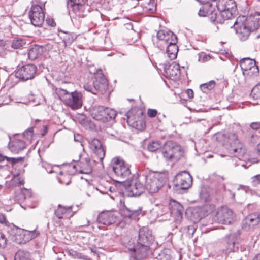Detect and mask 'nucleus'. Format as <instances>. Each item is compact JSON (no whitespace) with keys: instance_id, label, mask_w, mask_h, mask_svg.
<instances>
[{"instance_id":"nucleus-42","label":"nucleus","mask_w":260,"mask_h":260,"mask_svg":"<svg viewBox=\"0 0 260 260\" xmlns=\"http://www.w3.org/2000/svg\"><path fill=\"white\" fill-rule=\"evenodd\" d=\"M25 43L26 42L21 38L15 39L13 40L11 46L14 49H19L25 45Z\"/></svg>"},{"instance_id":"nucleus-61","label":"nucleus","mask_w":260,"mask_h":260,"mask_svg":"<svg viewBox=\"0 0 260 260\" xmlns=\"http://www.w3.org/2000/svg\"><path fill=\"white\" fill-rule=\"evenodd\" d=\"M256 152L260 158V143L257 146V147L256 149Z\"/></svg>"},{"instance_id":"nucleus-47","label":"nucleus","mask_w":260,"mask_h":260,"mask_svg":"<svg viewBox=\"0 0 260 260\" xmlns=\"http://www.w3.org/2000/svg\"><path fill=\"white\" fill-rule=\"evenodd\" d=\"M5 159H6L8 162H11L13 164L17 162L20 159L4 156L0 154V161H3Z\"/></svg>"},{"instance_id":"nucleus-41","label":"nucleus","mask_w":260,"mask_h":260,"mask_svg":"<svg viewBox=\"0 0 260 260\" xmlns=\"http://www.w3.org/2000/svg\"><path fill=\"white\" fill-rule=\"evenodd\" d=\"M161 144L159 141H153L150 143L147 147L149 151L154 152L161 147Z\"/></svg>"},{"instance_id":"nucleus-57","label":"nucleus","mask_w":260,"mask_h":260,"mask_svg":"<svg viewBox=\"0 0 260 260\" xmlns=\"http://www.w3.org/2000/svg\"><path fill=\"white\" fill-rule=\"evenodd\" d=\"M82 140V136L79 134L74 135V140L76 142H80Z\"/></svg>"},{"instance_id":"nucleus-58","label":"nucleus","mask_w":260,"mask_h":260,"mask_svg":"<svg viewBox=\"0 0 260 260\" xmlns=\"http://www.w3.org/2000/svg\"><path fill=\"white\" fill-rule=\"evenodd\" d=\"M186 92L188 98H189L190 99L192 98L193 97V92L192 90L188 89L187 90Z\"/></svg>"},{"instance_id":"nucleus-53","label":"nucleus","mask_w":260,"mask_h":260,"mask_svg":"<svg viewBox=\"0 0 260 260\" xmlns=\"http://www.w3.org/2000/svg\"><path fill=\"white\" fill-rule=\"evenodd\" d=\"M157 114V111L156 109H148L147 110V115L149 117H154Z\"/></svg>"},{"instance_id":"nucleus-7","label":"nucleus","mask_w":260,"mask_h":260,"mask_svg":"<svg viewBox=\"0 0 260 260\" xmlns=\"http://www.w3.org/2000/svg\"><path fill=\"white\" fill-rule=\"evenodd\" d=\"M144 176L142 172L131 181L129 185L126 188L127 196L130 197L139 196L142 194L145 189Z\"/></svg>"},{"instance_id":"nucleus-37","label":"nucleus","mask_w":260,"mask_h":260,"mask_svg":"<svg viewBox=\"0 0 260 260\" xmlns=\"http://www.w3.org/2000/svg\"><path fill=\"white\" fill-rule=\"evenodd\" d=\"M41 49V47L38 46H35L30 49L28 52L29 59L32 60L37 59L40 52L39 50Z\"/></svg>"},{"instance_id":"nucleus-48","label":"nucleus","mask_w":260,"mask_h":260,"mask_svg":"<svg viewBox=\"0 0 260 260\" xmlns=\"http://www.w3.org/2000/svg\"><path fill=\"white\" fill-rule=\"evenodd\" d=\"M43 166L46 170L47 172L48 173L56 172V171L55 169L58 168V166H52L51 165H47V164H43Z\"/></svg>"},{"instance_id":"nucleus-1","label":"nucleus","mask_w":260,"mask_h":260,"mask_svg":"<svg viewBox=\"0 0 260 260\" xmlns=\"http://www.w3.org/2000/svg\"><path fill=\"white\" fill-rule=\"evenodd\" d=\"M216 139L221 145L224 146L229 152L239 159H242L246 153V149L244 145L238 139L235 133H218Z\"/></svg>"},{"instance_id":"nucleus-4","label":"nucleus","mask_w":260,"mask_h":260,"mask_svg":"<svg viewBox=\"0 0 260 260\" xmlns=\"http://www.w3.org/2000/svg\"><path fill=\"white\" fill-rule=\"evenodd\" d=\"M181 147L172 141L166 142L164 145L162 155L167 161H177L183 156Z\"/></svg>"},{"instance_id":"nucleus-55","label":"nucleus","mask_w":260,"mask_h":260,"mask_svg":"<svg viewBox=\"0 0 260 260\" xmlns=\"http://www.w3.org/2000/svg\"><path fill=\"white\" fill-rule=\"evenodd\" d=\"M29 232L31 240L38 236L40 234L39 231L36 229L32 231H29Z\"/></svg>"},{"instance_id":"nucleus-27","label":"nucleus","mask_w":260,"mask_h":260,"mask_svg":"<svg viewBox=\"0 0 260 260\" xmlns=\"http://www.w3.org/2000/svg\"><path fill=\"white\" fill-rule=\"evenodd\" d=\"M171 213L176 220H180L182 218L184 208L182 205L175 201L171 204Z\"/></svg>"},{"instance_id":"nucleus-63","label":"nucleus","mask_w":260,"mask_h":260,"mask_svg":"<svg viewBox=\"0 0 260 260\" xmlns=\"http://www.w3.org/2000/svg\"><path fill=\"white\" fill-rule=\"evenodd\" d=\"M74 252L75 253V254H76V256H77V258H83L82 256L81 255V254H79V253H76V252Z\"/></svg>"},{"instance_id":"nucleus-19","label":"nucleus","mask_w":260,"mask_h":260,"mask_svg":"<svg viewBox=\"0 0 260 260\" xmlns=\"http://www.w3.org/2000/svg\"><path fill=\"white\" fill-rule=\"evenodd\" d=\"M94 90L95 94H104L106 93L108 85V81L104 76H100L95 78V80L93 82Z\"/></svg>"},{"instance_id":"nucleus-9","label":"nucleus","mask_w":260,"mask_h":260,"mask_svg":"<svg viewBox=\"0 0 260 260\" xmlns=\"http://www.w3.org/2000/svg\"><path fill=\"white\" fill-rule=\"evenodd\" d=\"M235 219L233 211L227 207L222 206L218 208L213 217V220L218 223L230 224Z\"/></svg>"},{"instance_id":"nucleus-3","label":"nucleus","mask_w":260,"mask_h":260,"mask_svg":"<svg viewBox=\"0 0 260 260\" xmlns=\"http://www.w3.org/2000/svg\"><path fill=\"white\" fill-rule=\"evenodd\" d=\"M142 174L145 178V188L151 194L157 192L163 186L166 180L165 174L160 172L148 171L142 172Z\"/></svg>"},{"instance_id":"nucleus-2","label":"nucleus","mask_w":260,"mask_h":260,"mask_svg":"<svg viewBox=\"0 0 260 260\" xmlns=\"http://www.w3.org/2000/svg\"><path fill=\"white\" fill-rule=\"evenodd\" d=\"M154 238L151 232L146 228L140 229L137 244L129 250L133 252L131 257L134 260H140L145 257L150 245L153 243Z\"/></svg>"},{"instance_id":"nucleus-46","label":"nucleus","mask_w":260,"mask_h":260,"mask_svg":"<svg viewBox=\"0 0 260 260\" xmlns=\"http://www.w3.org/2000/svg\"><path fill=\"white\" fill-rule=\"evenodd\" d=\"M87 0H69L68 2V5L71 7L82 6L85 4Z\"/></svg>"},{"instance_id":"nucleus-36","label":"nucleus","mask_w":260,"mask_h":260,"mask_svg":"<svg viewBox=\"0 0 260 260\" xmlns=\"http://www.w3.org/2000/svg\"><path fill=\"white\" fill-rule=\"evenodd\" d=\"M215 84V82L212 80L208 83L201 84L200 85V89L203 92L208 93L214 88Z\"/></svg>"},{"instance_id":"nucleus-50","label":"nucleus","mask_w":260,"mask_h":260,"mask_svg":"<svg viewBox=\"0 0 260 260\" xmlns=\"http://www.w3.org/2000/svg\"><path fill=\"white\" fill-rule=\"evenodd\" d=\"M251 183L254 186H256L258 184H260V174L256 175L251 177Z\"/></svg>"},{"instance_id":"nucleus-43","label":"nucleus","mask_w":260,"mask_h":260,"mask_svg":"<svg viewBox=\"0 0 260 260\" xmlns=\"http://www.w3.org/2000/svg\"><path fill=\"white\" fill-rule=\"evenodd\" d=\"M251 94L253 99H260V83L252 89Z\"/></svg>"},{"instance_id":"nucleus-16","label":"nucleus","mask_w":260,"mask_h":260,"mask_svg":"<svg viewBox=\"0 0 260 260\" xmlns=\"http://www.w3.org/2000/svg\"><path fill=\"white\" fill-rule=\"evenodd\" d=\"M216 7L219 11H224L232 13L233 16L236 10L237 6L234 0H217Z\"/></svg>"},{"instance_id":"nucleus-60","label":"nucleus","mask_w":260,"mask_h":260,"mask_svg":"<svg viewBox=\"0 0 260 260\" xmlns=\"http://www.w3.org/2000/svg\"><path fill=\"white\" fill-rule=\"evenodd\" d=\"M5 221L6 218L5 216L3 214L0 213V223H3L5 222Z\"/></svg>"},{"instance_id":"nucleus-10","label":"nucleus","mask_w":260,"mask_h":260,"mask_svg":"<svg viewBox=\"0 0 260 260\" xmlns=\"http://www.w3.org/2000/svg\"><path fill=\"white\" fill-rule=\"evenodd\" d=\"M134 110L129 111L126 113L127 122L132 127L138 129L143 130L145 127V123L144 121L143 113L138 111L136 114L133 115Z\"/></svg>"},{"instance_id":"nucleus-20","label":"nucleus","mask_w":260,"mask_h":260,"mask_svg":"<svg viewBox=\"0 0 260 260\" xmlns=\"http://www.w3.org/2000/svg\"><path fill=\"white\" fill-rule=\"evenodd\" d=\"M238 20H237L234 23V25L236 27V32L241 40H246L248 38L250 31L253 30L252 25L250 26H247L246 23L242 22L238 26Z\"/></svg>"},{"instance_id":"nucleus-24","label":"nucleus","mask_w":260,"mask_h":260,"mask_svg":"<svg viewBox=\"0 0 260 260\" xmlns=\"http://www.w3.org/2000/svg\"><path fill=\"white\" fill-rule=\"evenodd\" d=\"M232 13L219 11H214L212 15L210 17L211 21L215 24H223L226 20L231 19L232 17Z\"/></svg>"},{"instance_id":"nucleus-33","label":"nucleus","mask_w":260,"mask_h":260,"mask_svg":"<svg viewBox=\"0 0 260 260\" xmlns=\"http://www.w3.org/2000/svg\"><path fill=\"white\" fill-rule=\"evenodd\" d=\"M57 178L60 184L67 185L71 182V176L67 172H63L61 171L58 174Z\"/></svg>"},{"instance_id":"nucleus-30","label":"nucleus","mask_w":260,"mask_h":260,"mask_svg":"<svg viewBox=\"0 0 260 260\" xmlns=\"http://www.w3.org/2000/svg\"><path fill=\"white\" fill-rule=\"evenodd\" d=\"M226 251L228 252H234L238 249V244L233 235H230L226 238Z\"/></svg>"},{"instance_id":"nucleus-23","label":"nucleus","mask_w":260,"mask_h":260,"mask_svg":"<svg viewBox=\"0 0 260 260\" xmlns=\"http://www.w3.org/2000/svg\"><path fill=\"white\" fill-rule=\"evenodd\" d=\"M72 206H62L58 205L57 208L55 210V214L59 219L70 218L74 214L72 210Z\"/></svg>"},{"instance_id":"nucleus-35","label":"nucleus","mask_w":260,"mask_h":260,"mask_svg":"<svg viewBox=\"0 0 260 260\" xmlns=\"http://www.w3.org/2000/svg\"><path fill=\"white\" fill-rule=\"evenodd\" d=\"M55 93L57 95L60 100L66 103V100L70 96V93L67 90L61 88H56Z\"/></svg>"},{"instance_id":"nucleus-26","label":"nucleus","mask_w":260,"mask_h":260,"mask_svg":"<svg viewBox=\"0 0 260 260\" xmlns=\"http://www.w3.org/2000/svg\"><path fill=\"white\" fill-rule=\"evenodd\" d=\"M260 222L258 214L255 213L249 215L242 221V228L247 230L253 228Z\"/></svg>"},{"instance_id":"nucleus-17","label":"nucleus","mask_w":260,"mask_h":260,"mask_svg":"<svg viewBox=\"0 0 260 260\" xmlns=\"http://www.w3.org/2000/svg\"><path fill=\"white\" fill-rule=\"evenodd\" d=\"M66 104L72 109H77L82 105V94L78 91L71 92Z\"/></svg>"},{"instance_id":"nucleus-51","label":"nucleus","mask_w":260,"mask_h":260,"mask_svg":"<svg viewBox=\"0 0 260 260\" xmlns=\"http://www.w3.org/2000/svg\"><path fill=\"white\" fill-rule=\"evenodd\" d=\"M6 239L5 235L0 232V248H4L6 245Z\"/></svg>"},{"instance_id":"nucleus-15","label":"nucleus","mask_w":260,"mask_h":260,"mask_svg":"<svg viewBox=\"0 0 260 260\" xmlns=\"http://www.w3.org/2000/svg\"><path fill=\"white\" fill-rule=\"evenodd\" d=\"M89 146L96 157V159L94 161L102 162L105 157V151L101 142L98 139H93L89 142Z\"/></svg>"},{"instance_id":"nucleus-49","label":"nucleus","mask_w":260,"mask_h":260,"mask_svg":"<svg viewBox=\"0 0 260 260\" xmlns=\"http://www.w3.org/2000/svg\"><path fill=\"white\" fill-rule=\"evenodd\" d=\"M157 260H171V256L165 252H161L158 255Z\"/></svg>"},{"instance_id":"nucleus-39","label":"nucleus","mask_w":260,"mask_h":260,"mask_svg":"<svg viewBox=\"0 0 260 260\" xmlns=\"http://www.w3.org/2000/svg\"><path fill=\"white\" fill-rule=\"evenodd\" d=\"M76 39V35L72 33H66L63 37L64 45L67 46L71 45Z\"/></svg>"},{"instance_id":"nucleus-38","label":"nucleus","mask_w":260,"mask_h":260,"mask_svg":"<svg viewBox=\"0 0 260 260\" xmlns=\"http://www.w3.org/2000/svg\"><path fill=\"white\" fill-rule=\"evenodd\" d=\"M14 260H31L29 252L19 250L15 254Z\"/></svg>"},{"instance_id":"nucleus-64","label":"nucleus","mask_w":260,"mask_h":260,"mask_svg":"<svg viewBox=\"0 0 260 260\" xmlns=\"http://www.w3.org/2000/svg\"><path fill=\"white\" fill-rule=\"evenodd\" d=\"M199 1H200V2L202 4L209 3H208V0H199Z\"/></svg>"},{"instance_id":"nucleus-21","label":"nucleus","mask_w":260,"mask_h":260,"mask_svg":"<svg viewBox=\"0 0 260 260\" xmlns=\"http://www.w3.org/2000/svg\"><path fill=\"white\" fill-rule=\"evenodd\" d=\"M80 160L78 164L80 173L90 174L92 170V164L90 158L88 156L83 157L79 155Z\"/></svg>"},{"instance_id":"nucleus-45","label":"nucleus","mask_w":260,"mask_h":260,"mask_svg":"<svg viewBox=\"0 0 260 260\" xmlns=\"http://www.w3.org/2000/svg\"><path fill=\"white\" fill-rule=\"evenodd\" d=\"M251 22L253 23L252 25V29L253 30L258 29L260 27V15L254 16Z\"/></svg>"},{"instance_id":"nucleus-6","label":"nucleus","mask_w":260,"mask_h":260,"mask_svg":"<svg viewBox=\"0 0 260 260\" xmlns=\"http://www.w3.org/2000/svg\"><path fill=\"white\" fill-rule=\"evenodd\" d=\"M115 110L103 106H96L91 110V116L96 120L105 122L114 119L116 116Z\"/></svg>"},{"instance_id":"nucleus-29","label":"nucleus","mask_w":260,"mask_h":260,"mask_svg":"<svg viewBox=\"0 0 260 260\" xmlns=\"http://www.w3.org/2000/svg\"><path fill=\"white\" fill-rule=\"evenodd\" d=\"M9 148L12 152L18 153L25 148V143L22 140L16 139L10 142Z\"/></svg>"},{"instance_id":"nucleus-34","label":"nucleus","mask_w":260,"mask_h":260,"mask_svg":"<svg viewBox=\"0 0 260 260\" xmlns=\"http://www.w3.org/2000/svg\"><path fill=\"white\" fill-rule=\"evenodd\" d=\"M12 240L16 243L19 244L26 243L25 241V237H24V233L20 232L19 229H16V232L14 233Z\"/></svg>"},{"instance_id":"nucleus-54","label":"nucleus","mask_w":260,"mask_h":260,"mask_svg":"<svg viewBox=\"0 0 260 260\" xmlns=\"http://www.w3.org/2000/svg\"><path fill=\"white\" fill-rule=\"evenodd\" d=\"M19 231L21 232L24 233V237H25L26 242H28L31 240V237L30 236V234H29V231L19 229Z\"/></svg>"},{"instance_id":"nucleus-22","label":"nucleus","mask_w":260,"mask_h":260,"mask_svg":"<svg viewBox=\"0 0 260 260\" xmlns=\"http://www.w3.org/2000/svg\"><path fill=\"white\" fill-rule=\"evenodd\" d=\"M121 215L127 220H136L138 219L139 216L143 215L142 208L139 207L137 210H131L124 206L121 210Z\"/></svg>"},{"instance_id":"nucleus-44","label":"nucleus","mask_w":260,"mask_h":260,"mask_svg":"<svg viewBox=\"0 0 260 260\" xmlns=\"http://www.w3.org/2000/svg\"><path fill=\"white\" fill-rule=\"evenodd\" d=\"M23 137L27 139L30 143L31 142L32 140V138L34 136V131L33 128L30 127L28 128L23 133Z\"/></svg>"},{"instance_id":"nucleus-5","label":"nucleus","mask_w":260,"mask_h":260,"mask_svg":"<svg viewBox=\"0 0 260 260\" xmlns=\"http://www.w3.org/2000/svg\"><path fill=\"white\" fill-rule=\"evenodd\" d=\"M112 163V170L119 179L117 182H121L127 180L131 175L129 165L119 158H114Z\"/></svg>"},{"instance_id":"nucleus-8","label":"nucleus","mask_w":260,"mask_h":260,"mask_svg":"<svg viewBox=\"0 0 260 260\" xmlns=\"http://www.w3.org/2000/svg\"><path fill=\"white\" fill-rule=\"evenodd\" d=\"M174 189L176 190H186L192 184V177L190 174L186 171L178 173L173 181Z\"/></svg>"},{"instance_id":"nucleus-62","label":"nucleus","mask_w":260,"mask_h":260,"mask_svg":"<svg viewBox=\"0 0 260 260\" xmlns=\"http://www.w3.org/2000/svg\"><path fill=\"white\" fill-rule=\"evenodd\" d=\"M252 260H260V253L257 254Z\"/></svg>"},{"instance_id":"nucleus-11","label":"nucleus","mask_w":260,"mask_h":260,"mask_svg":"<svg viewBox=\"0 0 260 260\" xmlns=\"http://www.w3.org/2000/svg\"><path fill=\"white\" fill-rule=\"evenodd\" d=\"M28 15L33 25L38 27L42 26L44 21L45 14L40 6L38 5L32 6Z\"/></svg>"},{"instance_id":"nucleus-52","label":"nucleus","mask_w":260,"mask_h":260,"mask_svg":"<svg viewBox=\"0 0 260 260\" xmlns=\"http://www.w3.org/2000/svg\"><path fill=\"white\" fill-rule=\"evenodd\" d=\"M83 87L85 90L90 92L92 94H95V91L94 90V86L93 85L86 84L84 85Z\"/></svg>"},{"instance_id":"nucleus-31","label":"nucleus","mask_w":260,"mask_h":260,"mask_svg":"<svg viewBox=\"0 0 260 260\" xmlns=\"http://www.w3.org/2000/svg\"><path fill=\"white\" fill-rule=\"evenodd\" d=\"M214 11V8L211 3L204 4L200 9L198 14L201 17H206L209 15L212 16Z\"/></svg>"},{"instance_id":"nucleus-59","label":"nucleus","mask_w":260,"mask_h":260,"mask_svg":"<svg viewBox=\"0 0 260 260\" xmlns=\"http://www.w3.org/2000/svg\"><path fill=\"white\" fill-rule=\"evenodd\" d=\"M46 21L47 23L51 26H54L56 25L55 22L53 19H46Z\"/></svg>"},{"instance_id":"nucleus-28","label":"nucleus","mask_w":260,"mask_h":260,"mask_svg":"<svg viewBox=\"0 0 260 260\" xmlns=\"http://www.w3.org/2000/svg\"><path fill=\"white\" fill-rule=\"evenodd\" d=\"M177 39L175 41L169 42L168 44L164 45L166 48V53L169 58L171 59H175L176 57L178 52V46H177Z\"/></svg>"},{"instance_id":"nucleus-13","label":"nucleus","mask_w":260,"mask_h":260,"mask_svg":"<svg viewBox=\"0 0 260 260\" xmlns=\"http://www.w3.org/2000/svg\"><path fill=\"white\" fill-rule=\"evenodd\" d=\"M37 67L27 64L20 68L15 73V76L23 81H27L34 78L37 72Z\"/></svg>"},{"instance_id":"nucleus-40","label":"nucleus","mask_w":260,"mask_h":260,"mask_svg":"<svg viewBox=\"0 0 260 260\" xmlns=\"http://www.w3.org/2000/svg\"><path fill=\"white\" fill-rule=\"evenodd\" d=\"M144 10L146 12L153 13L156 10V6L154 1H150L147 4L143 6Z\"/></svg>"},{"instance_id":"nucleus-32","label":"nucleus","mask_w":260,"mask_h":260,"mask_svg":"<svg viewBox=\"0 0 260 260\" xmlns=\"http://www.w3.org/2000/svg\"><path fill=\"white\" fill-rule=\"evenodd\" d=\"M24 183V179L19 175H14L13 178L7 183L8 187L14 188L20 186Z\"/></svg>"},{"instance_id":"nucleus-18","label":"nucleus","mask_w":260,"mask_h":260,"mask_svg":"<svg viewBox=\"0 0 260 260\" xmlns=\"http://www.w3.org/2000/svg\"><path fill=\"white\" fill-rule=\"evenodd\" d=\"M164 72L166 76L173 80L178 79L180 76V69L179 65L173 62L169 65L165 64Z\"/></svg>"},{"instance_id":"nucleus-14","label":"nucleus","mask_w":260,"mask_h":260,"mask_svg":"<svg viewBox=\"0 0 260 260\" xmlns=\"http://www.w3.org/2000/svg\"><path fill=\"white\" fill-rule=\"evenodd\" d=\"M157 38L158 39V47L162 50L165 48L164 45L168 44L169 42L175 41L177 39V36L171 31L160 30L157 32Z\"/></svg>"},{"instance_id":"nucleus-25","label":"nucleus","mask_w":260,"mask_h":260,"mask_svg":"<svg viewBox=\"0 0 260 260\" xmlns=\"http://www.w3.org/2000/svg\"><path fill=\"white\" fill-rule=\"evenodd\" d=\"M116 216L112 212L101 213L98 217V221L103 225H109L115 222Z\"/></svg>"},{"instance_id":"nucleus-56","label":"nucleus","mask_w":260,"mask_h":260,"mask_svg":"<svg viewBox=\"0 0 260 260\" xmlns=\"http://www.w3.org/2000/svg\"><path fill=\"white\" fill-rule=\"evenodd\" d=\"M250 127L251 129L254 130L260 129V122H252L250 124Z\"/></svg>"},{"instance_id":"nucleus-12","label":"nucleus","mask_w":260,"mask_h":260,"mask_svg":"<svg viewBox=\"0 0 260 260\" xmlns=\"http://www.w3.org/2000/svg\"><path fill=\"white\" fill-rule=\"evenodd\" d=\"M240 65L243 74L245 76H256L259 72V69L257 66L256 65L255 61L249 58L241 59Z\"/></svg>"}]
</instances>
